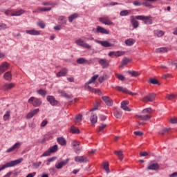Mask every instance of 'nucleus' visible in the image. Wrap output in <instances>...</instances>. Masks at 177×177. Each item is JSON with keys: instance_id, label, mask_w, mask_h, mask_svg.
Listing matches in <instances>:
<instances>
[{"instance_id": "nucleus-16", "label": "nucleus", "mask_w": 177, "mask_h": 177, "mask_svg": "<svg viewBox=\"0 0 177 177\" xmlns=\"http://www.w3.org/2000/svg\"><path fill=\"white\" fill-rule=\"evenodd\" d=\"M68 72V70L66 68H64L60 71L56 73V77H57V78L60 77H66V75H67Z\"/></svg>"}, {"instance_id": "nucleus-3", "label": "nucleus", "mask_w": 177, "mask_h": 177, "mask_svg": "<svg viewBox=\"0 0 177 177\" xmlns=\"http://www.w3.org/2000/svg\"><path fill=\"white\" fill-rule=\"evenodd\" d=\"M151 108H146L142 111V114L145 115H137V117L138 118H140V120H142V121H148V120H150V118H151V116H150L149 115L151 114Z\"/></svg>"}, {"instance_id": "nucleus-35", "label": "nucleus", "mask_w": 177, "mask_h": 177, "mask_svg": "<svg viewBox=\"0 0 177 177\" xmlns=\"http://www.w3.org/2000/svg\"><path fill=\"white\" fill-rule=\"evenodd\" d=\"M154 35L156 37L160 38V37H162V35H164V31L160 30H155Z\"/></svg>"}, {"instance_id": "nucleus-29", "label": "nucleus", "mask_w": 177, "mask_h": 177, "mask_svg": "<svg viewBox=\"0 0 177 177\" xmlns=\"http://www.w3.org/2000/svg\"><path fill=\"white\" fill-rule=\"evenodd\" d=\"M58 93L62 96V97H66V99H70V95L66 93L64 91L59 90Z\"/></svg>"}, {"instance_id": "nucleus-48", "label": "nucleus", "mask_w": 177, "mask_h": 177, "mask_svg": "<svg viewBox=\"0 0 177 177\" xmlns=\"http://www.w3.org/2000/svg\"><path fill=\"white\" fill-rule=\"evenodd\" d=\"M167 97L169 100H172L173 99H177V95L176 94H169V95H167Z\"/></svg>"}, {"instance_id": "nucleus-39", "label": "nucleus", "mask_w": 177, "mask_h": 177, "mask_svg": "<svg viewBox=\"0 0 177 177\" xmlns=\"http://www.w3.org/2000/svg\"><path fill=\"white\" fill-rule=\"evenodd\" d=\"M48 150L50 153H56V151L58 150L57 145L50 147Z\"/></svg>"}, {"instance_id": "nucleus-34", "label": "nucleus", "mask_w": 177, "mask_h": 177, "mask_svg": "<svg viewBox=\"0 0 177 177\" xmlns=\"http://www.w3.org/2000/svg\"><path fill=\"white\" fill-rule=\"evenodd\" d=\"M50 10H52V8H50V7H48V8L39 7L37 8L38 12H49Z\"/></svg>"}, {"instance_id": "nucleus-42", "label": "nucleus", "mask_w": 177, "mask_h": 177, "mask_svg": "<svg viewBox=\"0 0 177 177\" xmlns=\"http://www.w3.org/2000/svg\"><path fill=\"white\" fill-rule=\"evenodd\" d=\"M128 74L130 75H132V77H138L139 76V72L135 71H129Z\"/></svg>"}, {"instance_id": "nucleus-23", "label": "nucleus", "mask_w": 177, "mask_h": 177, "mask_svg": "<svg viewBox=\"0 0 177 177\" xmlns=\"http://www.w3.org/2000/svg\"><path fill=\"white\" fill-rule=\"evenodd\" d=\"M26 13V10L23 9L18 10L17 11H14L12 14L11 16H21V15H24Z\"/></svg>"}, {"instance_id": "nucleus-18", "label": "nucleus", "mask_w": 177, "mask_h": 177, "mask_svg": "<svg viewBox=\"0 0 177 177\" xmlns=\"http://www.w3.org/2000/svg\"><path fill=\"white\" fill-rule=\"evenodd\" d=\"M46 99H47V101L49 102L50 104H51V106H56V104H57L58 103L57 100L55 99V97L52 95L47 96Z\"/></svg>"}, {"instance_id": "nucleus-59", "label": "nucleus", "mask_w": 177, "mask_h": 177, "mask_svg": "<svg viewBox=\"0 0 177 177\" xmlns=\"http://www.w3.org/2000/svg\"><path fill=\"white\" fill-rule=\"evenodd\" d=\"M122 55H124V52L122 51H115V56H116V57H120V56H122Z\"/></svg>"}, {"instance_id": "nucleus-20", "label": "nucleus", "mask_w": 177, "mask_h": 177, "mask_svg": "<svg viewBox=\"0 0 177 177\" xmlns=\"http://www.w3.org/2000/svg\"><path fill=\"white\" fill-rule=\"evenodd\" d=\"M75 162H88V158L84 156H76L75 157Z\"/></svg>"}, {"instance_id": "nucleus-40", "label": "nucleus", "mask_w": 177, "mask_h": 177, "mask_svg": "<svg viewBox=\"0 0 177 177\" xmlns=\"http://www.w3.org/2000/svg\"><path fill=\"white\" fill-rule=\"evenodd\" d=\"M114 153L116 156H118L119 160L122 161V151H115Z\"/></svg>"}, {"instance_id": "nucleus-15", "label": "nucleus", "mask_w": 177, "mask_h": 177, "mask_svg": "<svg viewBox=\"0 0 177 177\" xmlns=\"http://www.w3.org/2000/svg\"><path fill=\"white\" fill-rule=\"evenodd\" d=\"M9 68V64L8 62H3L0 66V75L3 74L6 70Z\"/></svg>"}, {"instance_id": "nucleus-57", "label": "nucleus", "mask_w": 177, "mask_h": 177, "mask_svg": "<svg viewBox=\"0 0 177 177\" xmlns=\"http://www.w3.org/2000/svg\"><path fill=\"white\" fill-rule=\"evenodd\" d=\"M116 77L120 81H124V80H125V77L122 75L116 74Z\"/></svg>"}, {"instance_id": "nucleus-4", "label": "nucleus", "mask_w": 177, "mask_h": 177, "mask_svg": "<svg viewBox=\"0 0 177 177\" xmlns=\"http://www.w3.org/2000/svg\"><path fill=\"white\" fill-rule=\"evenodd\" d=\"M71 146L76 154H80L81 150H82V146H81V142L80 141L73 140L71 143Z\"/></svg>"}, {"instance_id": "nucleus-26", "label": "nucleus", "mask_w": 177, "mask_h": 177, "mask_svg": "<svg viewBox=\"0 0 177 177\" xmlns=\"http://www.w3.org/2000/svg\"><path fill=\"white\" fill-rule=\"evenodd\" d=\"M136 42L134 39L130 38L124 41L125 44L127 46H132Z\"/></svg>"}, {"instance_id": "nucleus-5", "label": "nucleus", "mask_w": 177, "mask_h": 177, "mask_svg": "<svg viewBox=\"0 0 177 177\" xmlns=\"http://www.w3.org/2000/svg\"><path fill=\"white\" fill-rule=\"evenodd\" d=\"M28 102L32 104L34 107H39V106L42 104V100L35 97H31L30 99H28Z\"/></svg>"}, {"instance_id": "nucleus-56", "label": "nucleus", "mask_w": 177, "mask_h": 177, "mask_svg": "<svg viewBox=\"0 0 177 177\" xmlns=\"http://www.w3.org/2000/svg\"><path fill=\"white\" fill-rule=\"evenodd\" d=\"M76 122H81L82 121V115H77L75 117Z\"/></svg>"}, {"instance_id": "nucleus-45", "label": "nucleus", "mask_w": 177, "mask_h": 177, "mask_svg": "<svg viewBox=\"0 0 177 177\" xmlns=\"http://www.w3.org/2000/svg\"><path fill=\"white\" fill-rule=\"evenodd\" d=\"M117 90L119 91V92H123V93H128V89L122 86H118Z\"/></svg>"}, {"instance_id": "nucleus-63", "label": "nucleus", "mask_w": 177, "mask_h": 177, "mask_svg": "<svg viewBox=\"0 0 177 177\" xmlns=\"http://www.w3.org/2000/svg\"><path fill=\"white\" fill-rule=\"evenodd\" d=\"M171 124H177V118H173L170 120Z\"/></svg>"}, {"instance_id": "nucleus-44", "label": "nucleus", "mask_w": 177, "mask_h": 177, "mask_svg": "<svg viewBox=\"0 0 177 177\" xmlns=\"http://www.w3.org/2000/svg\"><path fill=\"white\" fill-rule=\"evenodd\" d=\"M71 132L72 133H80V129L74 126L71 127Z\"/></svg>"}, {"instance_id": "nucleus-22", "label": "nucleus", "mask_w": 177, "mask_h": 177, "mask_svg": "<svg viewBox=\"0 0 177 177\" xmlns=\"http://www.w3.org/2000/svg\"><path fill=\"white\" fill-rule=\"evenodd\" d=\"M26 32L29 35H41V32L39 30H36L35 29L26 30Z\"/></svg>"}, {"instance_id": "nucleus-53", "label": "nucleus", "mask_w": 177, "mask_h": 177, "mask_svg": "<svg viewBox=\"0 0 177 177\" xmlns=\"http://www.w3.org/2000/svg\"><path fill=\"white\" fill-rule=\"evenodd\" d=\"M129 59L128 58H124L123 59L122 62V66L121 67H122L123 66H126V64H128L129 63Z\"/></svg>"}, {"instance_id": "nucleus-50", "label": "nucleus", "mask_w": 177, "mask_h": 177, "mask_svg": "<svg viewBox=\"0 0 177 177\" xmlns=\"http://www.w3.org/2000/svg\"><path fill=\"white\" fill-rule=\"evenodd\" d=\"M10 117V111H6V114L3 115L4 121H8Z\"/></svg>"}, {"instance_id": "nucleus-33", "label": "nucleus", "mask_w": 177, "mask_h": 177, "mask_svg": "<svg viewBox=\"0 0 177 177\" xmlns=\"http://www.w3.org/2000/svg\"><path fill=\"white\" fill-rule=\"evenodd\" d=\"M157 53H167L168 52V49L165 47H161L156 49Z\"/></svg>"}, {"instance_id": "nucleus-9", "label": "nucleus", "mask_w": 177, "mask_h": 177, "mask_svg": "<svg viewBox=\"0 0 177 177\" xmlns=\"http://www.w3.org/2000/svg\"><path fill=\"white\" fill-rule=\"evenodd\" d=\"M156 99V93H151L145 97H143L141 100L142 102H153Z\"/></svg>"}, {"instance_id": "nucleus-24", "label": "nucleus", "mask_w": 177, "mask_h": 177, "mask_svg": "<svg viewBox=\"0 0 177 177\" xmlns=\"http://www.w3.org/2000/svg\"><path fill=\"white\" fill-rule=\"evenodd\" d=\"M57 142L61 146H66V145H67V141H66V139H64L63 137L57 138Z\"/></svg>"}, {"instance_id": "nucleus-60", "label": "nucleus", "mask_w": 177, "mask_h": 177, "mask_svg": "<svg viewBox=\"0 0 177 177\" xmlns=\"http://www.w3.org/2000/svg\"><path fill=\"white\" fill-rule=\"evenodd\" d=\"M104 81H106V76H100L98 78V82H100V84H102Z\"/></svg>"}, {"instance_id": "nucleus-37", "label": "nucleus", "mask_w": 177, "mask_h": 177, "mask_svg": "<svg viewBox=\"0 0 177 177\" xmlns=\"http://www.w3.org/2000/svg\"><path fill=\"white\" fill-rule=\"evenodd\" d=\"M12 88H15V84H13V83L6 84L4 85L5 91H8V89H12Z\"/></svg>"}, {"instance_id": "nucleus-62", "label": "nucleus", "mask_w": 177, "mask_h": 177, "mask_svg": "<svg viewBox=\"0 0 177 177\" xmlns=\"http://www.w3.org/2000/svg\"><path fill=\"white\" fill-rule=\"evenodd\" d=\"M145 17H146V16H143V15L136 16V19H137V20H142V21H144Z\"/></svg>"}, {"instance_id": "nucleus-11", "label": "nucleus", "mask_w": 177, "mask_h": 177, "mask_svg": "<svg viewBox=\"0 0 177 177\" xmlns=\"http://www.w3.org/2000/svg\"><path fill=\"white\" fill-rule=\"evenodd\" d=\"M68 161H70V159L67 158L65 160H63L62 162H59L56 163L55 168H57V169H62V168H63V167H64L65 165H67V164H68Z\"/></svg>"}, {"instance_id": "nucleus-49", "label": "nucleus", "mask_w": 177, "mask_h": 177, "mask_svg": "<svg viewBox=\"0 0 177 177\" xmlns=\"http://www.w3.org/2000/svg\"><path fill=\"white\" fill-rule=\"evenodd\" d=\"M37 93H39L40 96H46L47 92L45 90L39 89L37 91Z\"/></svg>"}, {"instance_id": "nucleus-47", "label": "nucleus", "mask_w": 177, "mask_h": 177, "mask_svg": "<svg viewBox=\"0 0 177 177\" xmlns=\"http://www.w3.org/2000/svg\"><path fill=\"white\" fill-rule=\"evenodd\" d=\"M37 26L38 27H39L40 28H45L46 24H45V22H44L43 21H39V22H37Z\"/></svg>"}, {"instance_id": "nucleus-41", "label": "nucleus", "mask_w": 177, "mask_h": 177, "mask_svg": "<svg viewBox=\"0 0 177 177\" xmlns=\"http://www.w3.org/2000/svg\"><path fill=\"white\" fill-rule=\"evenodd\" d=\"M131 13L130 10H123L120 12V16H128Z\"/></svg>"}, {"instance_id": "nucleus-28", "label": "nucleus", "mask_w": 177, "mask_h": 177, "mask_svg": "<svg viewBox=\"0 0 177 177\" xmlns=\"http://www.w3.org/2000/svg\"><path fill=\"white\" fill-rule=\"evenodd\" d=\"M3 78L6 81H12V73L10 71L6 72L3 75Z\"/></svg>"}, {"instance_id": "nucleus-30", "label": "nucleus", "mask_w": 177, "mask_h": 177, "mask_svg": "<svg viewBox=\"0 0 177 177\" xmlns=\"http://www.w3.org/2000/svg\"><path fill=\"white\" fill-rule=\"evenodd\" d=\"M143 21L145 24H153V19L150 17L145 16Z\"/></svg>"}, {"instance_id": "nucleus-52", "label": "nucleus", "mask_w": 177, "mask_h": 177, "mask_svg": "<svg viewBox=\"0 0 177 177\" xmlns=\"http://www.w3.org/2000/svg\"><path fill=\"white\" fill-rule=\"evenodd\" d=\"M169 129H171L164 128L159 131V133H160V135H164V134L167 133V132H168V131H169Z\"/></svg>"}, {"instance_id": "nucleus-6", "label": "nucleus", "mask_w": 177, "mask_h": 177, "mask_svg": "<svg viewBox=\"0 0 177 177\" xmlns=\"http://www.w3.org/2000/svg\"><path fill=\"white\" fill-rule=\"evenodd\" d=\"M93 32H95V34H105L106 35H109L110 34V31H109L107 29L100 26H97L96 27V29L95 28L92 30Z\"/></svg>"}, {"instance_id": "nucleus-61", "label": "nucleus", "mask_w": 177, "mask_h": 177, "mask_svg": "<svg viewBox=\"0 0 177 177\" xmlns=\"http://www.w3.org/2000/svg\"><path fill=\"white\" fill-rule=\"evenodd\" d=\"M46 125H48V120H43V121L41 122L40 126H41V128H44V127H46Z\"/></svg>"}, {"instance_id": "nucleus-51", "label": "nucleus", "mask_w": 177, "mask_h": 177, "mask_svg": "<svg viewBox=\"0 0 177 177\" xmlns=\"http://www.w3.org/2000/svg\"><path fill=\"white\" fill-rule=\"evenodd\" d=\"M114 115L115 118H121V117H122V113L121 111H117L114 113Z\"/></svg>"}, {"instance_id": "nucleus-14", "label": "nucleus", "mask_w": 177, "mask_h": 177, "mask_svg": "<svg viewBox=\"0 0 177 177\" xmlns=\"http://www.w3.org/2000/svg\"><path fill=\"white\" fill-rule=\"evenodd\" d=\"M128 104H129V101L124 100L122 102L120 107L122 110H124V111H131V109L128 107Z\"/></svg>"}, {"instance_id": "nucleus-13", "label": "nucleus", "mask_w": 177, "mask_h": 177, "mask_svg": "<svg viewBox=\"0 0 177 177\" xmlns=\"http://www.w3.org/2000/svg\"><path fill=\"white\" fill-rule=\"evenodd\" d=\"M99 64L102 67V68H107L109 66V60L106 59H100L98 61Z\"/></svg>"}, {"instance_id": "nucleus-32", "label": "nucleus", "mask_w": 177, "mask_h": 177, "mask_svg": "<svg viewBox=\"0 0 177 177\" xmlns=\"http://www.w3.org/2000/svg\"><path fill=\"white\" fill-rule=\"evenodd\" d=\"M77 17H78V13H74L71 15H70L68 17V21L69 23H73V21L75 19H77Z\"/></svg>"}, {"instance_id": "nucleus-1", "label": "nucleus", "mask_w": 177, "mask_h": 177, "mask_svg": "<svg viewBox=\"0 0 177 177\" xmlns=\"http://www.w3.org/2000/svg\"><path fill=\"white\" fill-rule=\"evenodd\" d=\"M23 158H20L19 159H17L15 160L10 161L5 165H0V172L1 171H3L6 168H12V167H16V165H19L22 161Z\"/></svg>"}, {"instance_id": "nucleus-8", "label": "nucleus", "mask_w": 177, "mask_h": 177, "mask_svg": "<svg viewBox=\"0 0 177 177\" xmlns=\"http://www.w3.org/2000/svg\"><path fill=\"white\" fill-rule=\"evenodd\" d=\"M99 21L102 23V24H105V26H114V23L110 20L109 17H102L99 18Z\"/></svg>"}, {"instance_id": "nucleus-17", "label": "nucleus", "mask_w": 177, "mask_h": 177, "mask_svg": "<svg viewBox=\"0 0 177 177\" xmlns=\"http://www.w3.org/2000/svg\"><path fill=\"white\" fill-rule=\"evenodd\" d=\"M147 169L150 171H157V169H160V166L157 163H149Z\"/></svg>"}, {"instance_id": "nucleus-12", "label": "nucleus", "mask_w": 177, "mask_h": 177, "mask_svg": "<svg viewBox=\"0 0 177 177\" xmlns=\"http://www.w3.org/2000/svg\"><path fill=\"white\" fill-rule=\"evenodd\" d=\"M96 42H97V44L102 45V46H104V48H110L111 46H114V45H115V44L109 43L107 41L97 40Z\"/></svg>"}, {"instance_id": "nucleus-36", "label": "nucleus", "mask_w": 177, "mask_h": 177, "mask_svg": "<svg viewBox=\"0 0 177 177\" xmlns=\"http://www.w3.org/2000/svg\"><path fill=\"white\" fill-rule=\"evenodd\" d=\"M102 167L107 174H110V169H109V162H104Z\"/></svg>"}, {"instance_id": "nucleus-2", "label": "nucleus", "mask_w": 177, "mask_h": 177, "mask_svg": "<svg viewBox=\"0 0 177 177\" xmlns=\"http://www.w3.org/2000/svg\"><path fill=\"white\" fill-rule=\"evenodd\" d=\"M99 78V75H95L93 76L86 83V88L89 92H92L93 93H100V90L93 88L89 86V84H93V82H95L96 80Z\"/></svg>"}, {"instance_id": "nucleus-43", "label": "nucleus", "mask_w": 177, "mask_h": 177, "mask_svg": "<svg viewBox=\"0 0 177 177\" xmlns=\"http://www.w3.org/2000/svg\"><path fill=\"white\" fill-rule=\"evenodd\" d=\"M106 127H107V124H102L98 127V129L97 130V132H98V133H100V132H102V131H103V129H104Z\"/></svg>"}, {"instance_id": "nucleus-25", "label": "nucleus", "mask_w": 177, "mask_h": 177, "mask_svg": "<svg viewBox=\"0 0 177 177\" xmlns=\"http://www.w3.org/2000/svg\"><path fill=\"white\" fill-rule=\"evenodd\" d=\"M76 62L77 64H88V63H89V61L84 57H80L77 59Z\"/></svg>"}, {"instance_id": "nucleus-21", "label": "nucleus", "mask_w": 177, "mask_h": 177, "mask_svg": "<svg viewBox=\"0 0 177 177\" xmlns=\"http://www.w3.org/2000/svg\"><path fill=\"white\" fill-rule=\"evenodd\" d=\"M102 100H104L106 106H113V100H111V98H110L109 97L104 96L102 97Z\"/></svg>"}, {"instance_id": "nucleus-19", "label": "nucleus", "mask_w": 177, "mask_h": 177, "mask_svg": "<svg viewBox=\"0 0 177 177\" xmlns=\"http://www.w3.org/2000/svg\"><path fill=\"white\" fill-rule=\"evenodd\" d=\"M39 113V109H35L28 113L26 118H28V120H30V118H32L34 115H36V114Z\"/></svg>"}, {"instance_id": "nucleus-58", "label": "nucleus", "mask_w": 177, "mask_h": 177, "mask_svg": "<svg viewBox=\"0 0 177 177\" xmlns=\"http://www.w3.org/2000/svg\"><path fill=\"white\" fill-rule=\"evenodd\" d=\"M142 5H144V6L150 7L151 6V3L149 0H145Z\"/></svg>"}, {"instance_id": "nucleus-10", "label": "nucleus", "mask_w": 177, "mask_h": 177, "mask_svg": "<svg viewBox=\"0 0 177 177\" xmlns=\"http://www.w3.org/2000/svg\"><path fill=\"white\" fill-rule=\"evenodd\" d=\"M20 146H21V142H19L15 143L11 147L8 148L6 152V153H12V151H15V150H19L20 149Z\"/></svg>"}, {"instance_id": "nucleus-54", "label": "nucleus", "mask_w": 177, "mask_h": 177, "mask_svg": "<svg viewBox=\"0 0 177 177\" xmlns=\"http://www.w3.org/2000/svg\"><path fill=\"white\" fill-rule=\"evenodd\" d=\"M41 164H42L41 162H33L32 163V167H34L35 168L37 169V168H39V167H41Z\"/></svg>"}, {"instance_id": "nucleus-55", "label": "nucleus", "mask_w": 177, "mask_h": 177, "mask_svg": "<svg viewBox=\"0 0 177 177\" xmlns=\"http://www.w3.org/2000/svg\"><path fill=\"white\" fill-rule=\"evenodd\" d=\"M52 153L48 149V151H46L42 155L41 157H48V156H50Z\"/></svg>"}, {"instance_id": "nucleus-27", "label": "nucleus", "mask_w": 177, "mask_h": 177, "mask_svg": "<svg viewBox=\"0 0 177 177\" xmlns=\"http://www.w3.org/2000/svg\"><path fill=\"white\" fill-rule=\"evenodd\" d=\"M131 23L133 28H138L139 27V22L136 19H135L133 17H131Z\"/></svg>"}, {"instance_id": "nucleus-31", "label": "nucleus", "mask_w": 177, "mask_h": 177, "mask_svg": "<svg viewBox=\"0 0 177 177\" xmlns=\"http://www.w3.org/2000/svg\"><path fill=\"white\" fill-rule=\"evenodd\" d=\"M90 121L92 124H96L97 122V115L93 114L90 118Z\"/></svg>"}, {"instance_id": "nucleus-7", "label": "nucleus", "mask_w": 177, "mask_h": 177, "mask_svg": "<svg viewBox=\"0 0 177 177\" xmlns=\"http://www.w3.org/2000/svg\"><path fill=\"white\" fill-rule=\"evenodd\" d=\"M75 44L77 45V46H81L82 48H85L86 49H91L92 46L91 45L84 42V40L82 39H77L75 40Z\"/></svg>"}, {"instance_id": "nucleus-64", "label": "nucleus", "mask_w": 177, "mask_h": 177, "mask_svg": "<svg viewBox=\"0 0 177 177\" xmlns=\"http://www.w3.org/2000/svg\"><path fill=\"white\" fill-rule=\"evenodd\" d=\"M37 175L36 172L28 174L26 177H34Z\"/></svg>"}, {"instance_id": "nucleus-38", "label": "nucleus", "mask_w": 177, "mask_h": 177, "mask_svg": "<svg viewBox=\"0 0 177 177\" xmlns=\"http://www.w3.org/2000/svg\"><path fill=\"white\" fill-rule=\"evenodd\" d=\"M58 20L60 24L66 25L67 23V21H66V17H64V16L59 17L58 18Z\"/></svg>"}, {"instance_id": "nucleus-46", "label": "nucleus", "mask_w": 177, "mask_h": 177, "mask_svg": "<svg viewBox=\"0 0 177 177\" xmlns=\"http://www.w3.org/2000/svg\"><path fill=\"white\" fill-rule=\"evenodd\" d=\"M149 82L150 84H153V85H160V82H158V80L154 78H151L149 80Z\"/></svg>"}]
</instances>
